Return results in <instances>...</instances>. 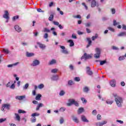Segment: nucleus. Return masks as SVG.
<instances>
[{"label":"nucleus","instance_id":"nucleus-40","mask_svg":"<svg viewBox=\"0 0 126 126\" xmlns=\"http://www.w3.org/2000/svg\"><path fill=\"white\" fill-rule=\"evenodd\" d=\"M18 63H14V64H9V65H7V67H12V66H13V65H17V64Z\"/></svg>","mask_w":126,"mask_h":126},{"label":"nucleus","instance_id":"nucleus-51","mask_svg":"<svg viewBox=\"0 0 126 126\" xmlns=\"http://www.w3.org/2000/svg\"><path fill=\"white\" fill-rule=\"evenodd\" d=\"M28 87H29V84H26L25 86L24 87V89H27V88H28Z\"/></svg>","mask_w":126,"mask_h":126},{"label":"nucleus","instance_id":"nucleus-46","mask_svg":"<svg viewBox=\"0 0 126 126\" xmlns=\"http://www.w3.org/2000/svg\"><path fill=\"white\" fill-rule=\"evenodd\" d=\"M74 18H79L80 19H81V16L80 15H77V16H74Z\"/></svg>","mask_w":126,"mask_h":126},{"label":"nucleus","instance_id":"nucleus-58","mask_svg":"<svg viewBox=\"0 0 126 126\" xmlns=\"http://www.w3.org/2000/svg\"><path fill=\"white\" fill-rule=\"evenodd\" d=\"M72 38H73V39H77V37H76V35L74 34H72Z\"/></svg>","mask_w":126,"mask_h":126},{"label":"nucleus","instance_id":"nucleus-60","mask_svg":"<svg viewBox=\"0 0 126 126\" xmlns=\"http://www.w3.org/2000/svg\"><path fill=\"white\" fill-rule=\"evenodd\" d=\"M60 124H63V118H61V119L60 120Z\"/></svg>","mask_w":126,"mask_h":126},{"label":"nucleus","instance_id":"nucleus-7","mask_svg":"<svg viewBox=\"0 0 126 126\" xmlns=\"http://www.w3.org/2000/svg\"><path fill=\"white\" fill-rule=\"evenodd\" d=\"M69 103L66 104L68 107H70L71 105H73V103H74V99H69L68 100Z\"/></svg>","mask_w":126,"mask_h":126},{"label":"nucleus","instance_id":"nucleus-53","mask_svg":"<svg viewBox=\"0 0 126 126\" xmlns=\"http://www.w3.org/2000/svg\"><path fill=\"white\" fill-rule=\"evenodd\" d=\"M92 114L94 116H96V115H97V111H96V110H94V111H93Z\"/></svg>","mask_w":126,"mask_h":126},{"label":"nucleus","instance_id":"nucleus-14","mask_svg":"<svg viewBox=\"0 0 126 126\" xmlns=\"http://www.w3.org/2000/svg\"><path fill=\"white\" fill-rule=\"evenodd\" d=\"M72 119L75 123H77L78 124V123L79 122L78 119H77V118L75 117V116H72Z\"/></svg>","mask_w":126,"mask_h":126},{"label":"nucleus","instance_id":"nucleus-29","mask_svg":"<svg viewBox=\"0 0 126 126\" xmlns=\"http://www.w3.org/2000/svg\"><path fill=\"white\" fill-rule=\"evenodd\" d=\"M118 36L119 37L121 36H126V32H121L120 34H118Z\"/></svg>","mask_w":126,"mask_h":126},{"label":"nucleus","instance_id":"nucleus-21","mask_svg":"<svg viewBox=\"0 0 126 126\" xmlns=\"http://www.w3.org/2000/svg\"><path fill=\"white\" fill-rule=\"evenodd\" d=\"M84 109L82 107H81L78 110V114L79 115H80V114H81V113H83V112H84Z\"/></svg>","mask_w":126,"mask_h":126},{"label":"nucleus","instance_id":"nucleus-6","mask_svg":"<svg viewBox=\"0 0 126 126\" xmlns=\"http://www.w3.org/2000/svg\"><path fill=\"white\" fill-rule=\"evenodd\" d=\"M90 67H87V73L88 75H92L93 74V72L91 70Z\"/></svg>","mask_w":126,"mask_h":126},{"label":"nucleus","instance_id":"nucleus-30","mask_svg":"<svg viewBox=\"0 0 126 126\" xmlns=\"http://www.w3.org/2000/svg\"><path fill=\"white\" fill-rule=\"evenodd\" d=\"M83 91L84 92H86V93H87V92L89 91V89L88 88V87H86L84 88Z\"/></svg>","mask_w":126,"mask_h":126},{"label":"nucleus","instance_id":"nucleus-27","mask_svg":"<svg viewBox=\"0 0 126 126\" xmlns=\"http://www.w3.org/2000/svg\"><path fill=\"white\" fill-rule=\"evenodd\" d=\"M57 63V61L56 60L53 59L51 62L49 63V64H54V63Z\"/></svg>","mask_w":126,"mask_h":126},{"label":"nucleus","instance_id":"nucleus-1","mask_svg":"<svg viewBox=\"0 0 126 126\" xmlns=\"http://www.w3.org/2000/svg\"><path fill=\"white\" fill-rule=\"evenodd\" d=\"M113 96L115 97V102L118 107H122V103H123V98L120 96L116 93H113Z\"/></svg>","mask_w":126,"mask_h":126},{"label":"nucleus","instance_id":"nucleus-9","mask_svg":"<svg viewBox=\"0 0 126 126\" xmlns=\"http://www.w3.org/2000/svg\"><path fill=\"white\" fill-rule=\"evenodd\" d=\"M116 80H112L110 81V84L112 87H116Z\"/></svg>","mask_w":126,"mask_h":126},{"label":"nucleus","instance_id":"nucleus-8","mask_svg":"<svg viewBox=\"0 0 126 126\" xmlns=\"http://www.w3.org/2000/svg\"><path fill=\"white\" fill-rule=\"evenodd\" d=\"M99 6V5L96 3V0H93L92 1L91 6L92 7H95V6Z\"/></svg>","mask_w":126,"mask_h":126},{"label":"nucleus","instance_id":"nucleus-43","mask_svg":"<svg viewBox=\"0 0 126 126\" xmlns=\"http://www.w3.org/2000/svg\"><path fill=\"white\" fill-rule=\"evenodd\" d=\"M19 18V16L18 15H17L16 16H14L13 17V21H15L16 19H18Z\"/></svg>","mask_w":126,"mask_h":126},{"label":"nucleus","instance_id":"nucleus-17","mask_svg":"<svg viewBox=\"0 0 126 126\" xmlns=\"http://www.w3.org/2000/svg\"><path fill=\"white\" fill-rule=\"evenodd\" d=\"M68 42L70 43V47H73L74 46V42H73V40L70 39L68 40Z\"/></svg>","mask_w":126,"mask_h":126},{"label":"nucleus","instance_id":"nucleus-18","mask_svg":"<svg viewBox=\"0 0 126 126\" xmlns=\"http://www.w3.org/2000/svg\"><path fill=\"white\" fill-rule=\"evenodd\" d=\"M52 80H58L59 79V76L58 75H53L52 77H51Z\"/></svg>","mask_w":126,"mask_h":126},{"label":"nucleus","instance_id":"nucleus-52","mask_svg":"<svg viewBox=\"0 0 126 126\" xmlns=\"http://www.w3.org/2000/svg\"><path fill=\"white\" fill-rule=\"evenodd\" d=\"M73 104L76 105V107H78V106H79V104H78V102H77V101H75V100H74V102H73Z\"/></svg>","mask_w":126,"mask_h":126},{"label":"nucleus","instance_id":"nucleus-64","mask_svg":"<svg viewBox=\"0 0 126 126\" xmlns=\"http://www.w3.org/2000/svg\"><path fill=\"white\" fill-rule=\"evenodd\" d=\"M97 120H101V115L100 114L97 115Z\"/></svg>","mask_w":126,"mask_h":126},{"label":"nucleus","instance_id":"nucleus-50","mask_svg":"<svg viewBox=\"0 0 126 126\" xmlns=\"http://www.w3.org/2000/svg\"><path fill=\"white\" fill-rule=\"evenodd\" d=\"M3 52L5 53L6 54H8L9 53V51H8V49H3Z\"/></svg>","mask_w":126,"mask_h":126},{"label":"nucleus","instance_id":"nucleus-41","mask_svg":"<svg viewBox=\"0 0 126 126\" xmlns=\"http://www.w3.org/2000/svg\"><path fill=\"white\" fill-rule=\"evenodd\" d=\"M6 121V118L2 119L1 118L0 119V124H1V123H3V122H5Z\"/></svg>","mask_w":126,"mask_h":126},{"label":"nucleus","instance_id":"nucleus-2","mask_svg":"<svg viewBox=\"0 0 126 126\" xmlns=\"http://www.w3.org/2000/svg\"><path fill=\"white\" fill-rule=\"evenodd\" d=\"M95 51L96 52V53L94 54V58L96 59H99L100 58V55L101 54V49L99 48H96L95 49Z\"/></svg>","mask_w":126,"mask_h":126},{"label":"nucleus","instance_id":"nucleus-61","mask_svg":"<svg viewBox=\"0 0 126 126\" xmlns=\"http://www.w3.org/2000/svg\"><path fill=\"white\" fill-rule=\"evenodd\" d=\"M108 29L110 31H112V32H114L115 31V30L112 28H111V27H109L108 28Z\"/></svg>","mask_w":126,"mask_h":126},{"label":"nucleus","instance_id":"nucleus-37","mask_svg":"<svg viewBox=\"0 0 126 126\" xmlns=\"http://www.w3.org/2000/svg\"><path fill=\"white\" fill-rule=\"evenodd\" d=\"M65 93H64V92L63 91H61L60 92V94H59V95L60 96H63L64 95V94Z\"/></svg>","mask_w":126,"mask_h":126},{"label":"nucleus","instance_id":"nucleus-32","mask_svg":"<svg viewBox=\"0 0 126 126\" xmlns=\"http://www.w3.org/2000/svg\"><path fill=\"white\" fill-rule=\"evenodd\" d=\"M107 123V121H103L102 122H99V126H104V125H106Z\"/></svg>","mask_w":126,"mask_h":126},{"label":"nucleus","instance_id":"nucleus-25","mask_svg":"<svg viewBox=\"0 0 126 126\" xmlns=\"http://www.w3.org/2000/svg\"><path fill=\"white\" fill-rule=\"evenodd\" d=\"M39 116H40V114H39L37 112L32 113V117H39Z\"/></svg>","mask_w":126,"mask_h":126},{"label":"nucleus","instance_id":"nucleus-11","mask_svg":"<svg viewBox=\"0 0 126 126\" xmlns=\"http://www.w3.org/2000/svg\"><path fill=\"white\" fill-rule=\"evenodd\" d=\"M15 30H16V31H17V32H21V31L22 30L21 29V28H20L18 25H16L15 26Z\"/></svg>","mask_w":126,"mask_h":126},{"label":"nucleus","instance_id":"nucleus-16","mask_svg":"<svg viewBox=\"0 0 126 126\" xmlns=\"http://www.w3.org/2000/svg\"><path fill=\"white\" fill-rule=\"evenodd\" d=\"M37 45H39V47L41 49H45V48H46V46H45V45L40 43V42H37Z\"/></svg>","mask_w":126,"mask_h":126},{"label":"nucleus","instance_id":"nucleus-33","mask_svg":"<svg viewBox=\"0 0 126 126\" xmlns=\"http://www.w3.org/2000/svg\"><path fill=\"white\" fill-rule=\"evenodd\" d=\"M44 84H41L38 86V88H39V89H42V88H44Z\"/></svg>","mask_w":126,"mask_h":126},{"label":"nucleus","instance_id":"nucleus-22","mask_svg":"<svg viewBox=\"0 0 126 126\" xmlns=\"http://www.w3.org/2000/svg\"><path fill=\"white\" fill-rule=\"evenodd\" d=\"M26 56L28 57H33L34 56V53L27 52Z\"/></svg>","mask_w":126,"mask_h":126},{"label":"nucleus","instance_id":"nucleus-47","mask_svg":"<svg viewBox=\"0 0 126 126\" xmlns=\"http://www.w3.org/2000/svg\"><path fill=\"white\" fill-rule=\"evenodd\" d=\"M44 32H47L48 33L50 32V30L47 29L46 28H44Z\"/></svg>","mask_w":126,"mask_h":126},{"label":"nucleus","instance_id":"nucleus-28","mask_svg":"<svg viewBox=\"0 0 126 126\" xmlns=\"http://www.w3.org/2000/svg\"><path fill=\"white\" fill-rule=\"evenodd\" d=\"M18 112L19 114H26V111L21 109H19Z\"/></svg>","mask_w":126,"mask_h":126},{"label":"nucleus","instance_id":"nucleus-31","mask_svg":"<svg viewBox=\"0 0 126 126\" xmlns=\"http://www.w3.org/2000/svg\"><path fill=\"white\" fill-rule=\"evenodd\" d=\"M107 63V61H106V60L104 61H100V65H103V64H105V63Z\"/></svg>","mask_w":126,"mask_h":126},{"label":"nucleus","instance_id":"nucleus-62","mask_svg":"<svg viewBox=\"0 0 126 126\" xmlns=\"http://www.w3.org/2000/svg\"><path fill=\"white\" fill-rule=\"evenodd\" d=\"M53 5H54V2H51L49 4V7H52Z\"/></svg>","mask_w":126,"mask_h":126},{"label":"nucleus","instance_id":"nucleus-5","mask_svg":"<svg viewBox=\"0 0 126 126\" xmlns=\"http://www.w3.org/2000/svg\"><path fill=\"white\" fill-rule=\"evenodd\" d=\"M5 14L3 15V18H5V19H7V20H9V13H8V11H5Z\"/></svg>","mask_w":126,"mask_h":126},{"label":"nucleus","instance_id":"nucleus-36","mask_svg":"<svg viewBox=\"0 0 126 126\" xmlns=\"http://www.w3.org/2000/svg\"><path fill=\"white\" fill-rule=\"evenodd\" d=\"M62 52L63 53V54H65V55H67L68 54V52L67 51V50L65 49L63 50Z\"/></svg>","mask_w":126,"mask_h":126},{"label":"nucleus","instance_id":"nucleus-26","mask_svg":"<svg viewBox=\"0 0 126 126\" xmlns=\"http://www.w3.org/2000/svg\"><path fill=\"white\" fill-rule=\"evenodd\" d=\"M98 34L96 33L95 36H93L92 37V40L93 41H95V40H96V39H97L98 38Z\"/></svg>","mask_w":126,"mask_h":126},{"label":"nucleus","instance_id":"nucleus-12","mask_svg":"<svg viewBox=\"0 0 126 126\" xmlns=\"http://www.w3.org/2000/svg\"><path fill=\"white\" fill-rule=\"evenodd\" d=\"M87 40L88 41V44L87 45V48H89V47L91 46V44H92V41L91 40V39L90 38H87Z\"/></svg>","mask_w":126,"mask_h":126},{"label":"nucleus","instance_id":"nucleus-54","mask_svg":"<svg viewBox=\"0 0 126 126\" xmlns=\"http://www.w3.org/2000/svg\"><path fill=\"white\" fill-rule=\"evenodd\" d=\"M10 88H11V89H14V88H15V85H14V84H12Z\"/></svg>","mask_w":126,"mask_h":126},{"label":"nucleus","instance_id":"nucleus-34","mask_svg":"<svg viewBox=\"0 0 126 126\" xmlns=\"http://www.w3.org/2000/svg\"><path fill=\"white\" fill-rule=\"evenodd\" d=\"M81 99L82 100V101L83 104H84V103H85V104H86V103H87V100L86 99H85V98L82 97V98H81Z\"/></svg>","mask_w":126,"mask_h":126},{"label":"nucleus","instance_id":"nucleus-10","mask_svg":"<svg viewBox=\"0 0 126 126\" xmlns=\"http://www.w3.org/2000/svg\"><path fill=\"white\" fill-rule=\"evenodd\" d=\"M81 120L84 123H89V121L86 119V117L84 115H82L81 116Z\"/></svg>","mask_w":126,"mask_h":126},{"label":"nucleus","instance_id":"nucleus-48","mask_svg":"<svg viewBox=\"0 0 126 126\" xmlns=\"http://www.w3.org/2000/svg\"><path fill=\"white\" fill-rule=\"evenodd\" d=\"M73 84V82H72V80H69L68 82V85H72Z\"/></svg>","mask_w":126,"mask_h":126},{"label":"nucleus","instance_id":"nucleus-57","mask_svg":"<svg viewBox=\"0 0 126 126\" xmlns=\"http://www.w3.org/2000/svg\"><path fill=\"white\" fill-rule=\"evenodd\" d=\"M117 24H119V23H117V21L114 20H113V25L114 26H116V25H117Z\"/></svg>","mask_w":126,"mask_h":126},{"label":"nucleus","instance_id":"nucleus-4","mask_svg":"<svg viewBox=\"0 0 126 126\" xmlns=\"http://www.w3.org/2000/svg\"><path fill=\"white\" fill-rule=\"evenodd\" d=\"M39 64L40 61H39V60H35L32 62V66H36L37 65H39Z\"/></svg>","mask_w":126,"mask_h":126},{"label":"nucleus","instance_id":"nucleus-3","mask_svg":"<svg viewBox=\"0 0 126 126\" xmlns=\"http://www.w3.org/2000/svg\"><path fill=\"white\" fill-rule=\"evenodd\" d=\"M92 58V56H91V55L85 53L81 57V60H83V59H85V60H88L89 59H91Z\"/></svg>","mask_w":126,"mask_h":126},{"label":"nucleus","instance_id":"nucleus-63","mask_svg":"<svg viewBox=\"0 0 126 126\" xmlns=\"http://www.w3.org/2000/svg\"><path fill=\"white\" fill-rule=\"evenodd\" d=\"M60 111H61V112H64L65 111V108L63 107H61L60 108Z\"/></svg>","mask_w":126,"mask_h":126},{"label":"nucleus","instance_id":"nucleus-55","mask_svg":"<svg viewBox=\"0 0 126 126\" xmlns=\"http://www.w3.org/2000/svg\"><path fill=\"white\" fill-rule=\"evenodd\" d=\"M82 5H83L84 6H85L86 9L87 10V9H88V7H87V6L86 5V4H85V3L83 2L82 3Z\"/></svg>","mask_w":126,"mask_h":126},{"label":"nucleus","instance_id":"nucleus-44","mask_svg":"<svg viewBox=\"0 0 126 126\" xmlns=\"http://www.w3.org/2000/svg\"><path fill=\"white\" fill-rule=\"evenodd\" d=\"M36 119L35 117H33L31 119L32 123H36Z\"/></svg>","mask_w":126,"mask_h":126},{"label":"nucleus","instance_id":"nucleus-42","mask_svg":"<svg viewBox=\"0 0 126 126\" xmlns=\"http://www.w3.org/2000/svg\"><path fill=\"white\" fill-rule=\"evenodd\" d=\"M125 56H120L119 58V61H124V60H125Z\"/></svg>","mask_w":126,"mask_h":126},{"label":"nucleus","instance_id":"nucleus-56","mask_svg":"<svg viewBox=\"0 0 126 126\" xmlns=\"http://www.w3.org/2000/svg\"><path fill=\"white\" fill-rule=\"evenodd\" d=\"M43 37L44 39H47V38L49 37V34H48V33H45Z\"/></svg>","mask_w":126,"mask_h":126},{"label":"nucleus","instance_id":"nucleus-20","mask_svg":"<svg viewBox=\"0 0 126 126\" xmlns=\"http://www.w3.org/2000/svg\"><path fill=\"white\" fill-rule=\"evenodd\" d=\"M41 97H42V95L40 94H37L35 97V100H37V101H40V100H41Z\"/></svg>","mask_w":126,"mask_h":126},{"label":"nucleus","instance_id":"nucleus-39","mask_svg":"<svg viewBox=\"0 0 126 126\" xmlns=\"http://www.w3.org/2000/svg\"><path fill=\"white\" fill-rule=\"evenodd\" d=\"M53 24H54V25H56V26H59L60 25V23H59L58 22L53 21Z\"/></svg>","mask_w":126,"mask_h":126},{"label":"nucleus","instance_id":"nucleus-59","mask_svg":"<svg viewBox=\"0 0 126 126\" xmlns=\"http://www.w3.org/2000/svg\"><path fill=\"white\" fill-rule=\"evenodd\" d=\"M90 25H91V23H88L87 24H85V26L86 27H90Z\"/></svg>","mask_w":126,"mask_h":126},{"label":"nucleus","instance_id":"nucleus-23","mask_svg":"<svg viewBox=\"0 0 126 126\" xmlns=\"http://www.w3.org/2000/svg\"><path fill=\"white\" fill-rule=\"evenodd\" d=\"M10 107V105L9 104H4L2 105V108H6L7 109V110H9V107Z\"/></svg>","mask_w":126,"mask_h":126},{"label":"nucleus","instance_id":"nucleus-15","mask_svg":"<svg viewBox=\"0 0 126 126\" xmlns=\"http://www.w3.org/2000/svg\"><path fill=\"white\" fill-rule=\"evenodd\" d=\"M25 98V95H20V96H16V99H17L18 100H23Z\"/></svg>","mask_w":126,"mask_h":126},{"label":"nucleus","instance_id":"nucleus-24","mask_svg":"<svg viewBox=\"0 0 126 126\" xmlns=\"http://www.w3.org/2000/svg\"><path fill=\"white\" fill-rule=\"evenodd\" d=\"M48 20H49V21H53V20H54V14H51L50 15Z\"/></svg>","mask_w":126,"mask_h":126},{"label":"nucleus","instance_id":"nucleus-45","mask_svg":"<svg viewBox=\"0 0 126 126\" xmlns=\"http://www.w3.org/2000/svg\"><path fill=\"white\" fill-rule=\"evenodd\" d=\"M106 103L107 104H109L110 105H112V104H113V101L110 100H107L106 101Z\"/></svg>","mask_w":126,"mask_h":126},{"label":"nucleus","instance_id":"nucleus-35","mask_svg":"<svg viewBox=\"0 0 126 126\" xmlns=\"http://www.w3.org/2000/svg\"><path fill=\"white\" fill-rule=\"evenodd\" d=\"M51 72L52 73H57V72H58V69L57 68L53 69L51 70Z\"/></svg>","mask_w":126,"mask_h":126},{"label":"nucleus","instance_id":"nucleus-49","mask_svg":"<svg viewBox=\"0 0 126 126\" xmlns=\"http://www.w3.org/2000/svg\"><path fill=\"white\" fill-rule=\"evenodd\" d=\"M37 11L38 12H45V11L42 10V9H41V8H37Z\"/></svg>","mask_w":126,"mask_h":126},{"label":"nucleus","instance_id":"nucleus-19","mask_svg":"<svg viewBox=\"0 0 126 126\" xmlns=\"http://www.w3.org/2000/svg\"><path fill=\"white\" fill-rule=\"evenodd\" d=\"M15 116H16V119L18 122H20V116H19V114L17 113H15Z\"/></svg>","mask_w":126,"mask_h":126},{"label":"nucleus","instance_id":"nucleus-38","mask_svg":"<svg viewBox=\"0 0 126 126\" xmlns=\"http://www.w3.org/2000/svg\"><path fill=\"white\" fill-rule=\"evenodd\" d=\"M74 80H75V81H80V78H79V77H76L75 78H74Z\"/></svg>","mask_w":126,"mask_h":126},{"label":"nucleus","instance_id":"nucleus-13","mask_svg":"<svg viewBox=\"0 0 126 126\" xmlns=\"http://www.w3.org/2000/svg\"><path fill=\"white\" fill-rule=\"evenodd\" d=\"M42 107H44V104L43 103H39L36 108V111H39L40 108H42Z\"/></svg>","mask_w":126,"mask_h":126}]
</instances>
